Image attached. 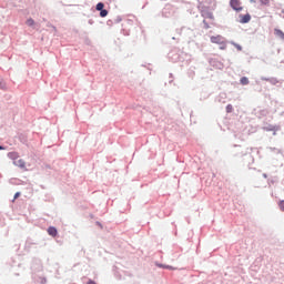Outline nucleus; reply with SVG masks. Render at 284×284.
Masks as SVG:
<instances>
[{
	"mask_svg": "<svg viewBox=\"0 0 284 284\" xmlns=\"http://www.w3.org/2000/svg\"><path fill=\"white\" fill-rule=\"evenodd\" d=\"M211 43L220 45V50H225L227 48V42L221 34L212 36Z\"/></svg>",
	"mask_w": 284,
	"mask_h": 284,
	"instance_id": "f257e3e1",
	"label": "nucleus"
},
{
	"mask_svg": "<svg viewBox=\"0 0 284 284\" xmlns=\"http://www.w3.org/2000/svg\"><path fill=\"white\" fill-rule=\"evenodd\" d=\"M230 6L233 10L240 12L243 11L242 2L241 0H231Z\"/></svg>",
	"mask_w": 284,
	"mask_h": 284,
	"instance_id": "f03ea898",
	"label": "nucleus"
},
{
	"mask_svg": "<svg viewBox=\"0 0 284 284\" xmlns=\"http://www.w3.org/2000/svg\"><path fill=\"white\" fill-rule=\"evenodd\" d=\"M252 20V16L251 13H245L244 16H242V13L239 16V22L241 24H246L250 23Z\"/></svg>",
	"mask_w": 284,
	"mask_h": 284,
	"instance_id": "7ed1b4c3",
	"label": "nucleus"
},
{
	"mask_svg": "<svg viewBox=\"0 0 284 284\" xmlns=\"http://www.w3.org/2000/svg\"><path fill=\"white\" fill-rule=\"evenodd\" d=\"M47 232L51 237H57L58 235V230L54 226H49Z\"/></svg>",
	"mask_w": 284,
	"mask_h": 284,
	"instance_id": "20e7f679",
	"label": "nucleus"
},
{
	"mask_svg": "<svg viewBox=\"0 0 284 284\" xmlns=\"http://www.w3.org/2000/svg\"><path fill=\"white\" fill-rule=\"evenodd\" d=\"M13 164L20 169H26V161H23L22 159L16 160Z\"/></svg>",
	"mask_w": 284,
	"mask_h": 284,
	"instance_id": "39448f33",
	"label": "nucleus"
},
{
	"mask_svg": "<svg viewBox=\"0 0 284 284\" xmlns=\"http://www.w3.org/2000/svg\"><path fill=\"white\" fill-rule=\"evenodd\" d=\"M274 33L277 38L284 41V32L281 29L275 28Z\"/></svg>",
	"mask_w": 284,
	"mask_h": 284,
	"instance_id": "423d86ee",
	"label": "nucleus"
},
{
	"mask_svg": "<svg viewBox=\"0 0 284 284\" xmlns=\"http://www.w3.org/2000/svg\"><path fill=\"white\" fill-rule=\"evenodd\" d=\"M8 156H9V159L16 161V160H18L19 154H18V152L12 151V152H9Z\"/></svg>",
	"mask_w": 284,
	"mask_h": 284,
	"instance_id": "0eeeda50",
	"label": "nucleus"
},
{
	"mask_svg": "<svg viewBox=\"0 0 284 284\" xmlns=\"http://www.w3.org/2000/svg\"><path fill=\"white\" fill-rule=\"evenodd\" d=\"M27 26H28V27H34V26H36V20H33V18H29V19L27 20Z\"/></svg>",
	"mask_w": 284,
	"mask_h": 284,
	"instance_id": "6e6552de",
	"label": "nucleus"
},
{
	"mask_svg": "<svg viewBox=\"0 0 284 284\" xmlns=\"http://www.w3.org/2000/svg\"><path fill=\"white\" fill-rule=\"evenodd\" d=\"M240 83L242 85H247L250 83V80H248V78L243 77V78H241Z\"/></svg>",
	"mask_w": 284,
	"mask_h": 284,
	"instance_id": "1a4fd4ad",
	"label": "nucleus"
},
{
	"mask_svg": "<svg viewBox=\"0 0 284 284\" xmlns=\"http://www.w3.org/2000/svg\"><path fill=\"white\" fill-rule=\"evenodd\" d=\"M104 3H102V2H99L98 4H97V7H95V10H98V11H103L104 10Z\"/></svg>",
	"mask_w": 284,
	"mask_h": 284,
	"instance_id": "9d476101",
	"label": "nucleus"
},
{
	"mask_svg": "<svg viewBox=\"0 0 284 284\" xmlns=\"http://www.w3.org/2000/svg\"><path fill=\"white\" fill-rule=\"evenodd\" d=\"M280 128L278 126H270V128H266V131H274V135L276 134V131H278Z\"/></svg>",
	"mask_w": 284,
	"mask_h": 284,
	"instance_id": "9b49d317",
	"label": "nucleus"
},
{
	"mask_svg": "<svg viewBox=\"0 0 284 284\" xmlns=\"http://www.w3.org/2000/svg\"><path fill=\"white\" fill-rule=\"evenodd\" d=\"M108 14H109V11H108V10H101V11H100V17H101V18H105V17H108Z\"/></svg>",
	"mask_w": 284,
	"mask_h": 284,
	"instance_id": "f8f14e48",
	"label": "nucleus"
},
{
	"mask_svg": "<svg viewBox=\"0 0 284 284\" xmlns=\"http://www.w3.org/2000/svg\"><path fill=\"white\" fill-rule=\"evenodd\" d=\"M233 111H234L233 105H232V104H227V105H226V112H227L229 114H231V112H233Z\"/></svg>",
	"mask_w": 284,
	"mask_h": 284,
	"instance_id": "ddd939ff",
	"label": "nucleus"
},
{
	"mask_svg": "<svg viewBox=\"0 0 284 284\" xmlns=\"http://www.w3.org/2000/svg\"><path fill=\"white\" fill-rule=\"evenodd\" d=\"M278 206L282 212H284V201H280Z\"/></svg>",
	"mask_w": 284,
	"mask_h": 284,
	"instance_id": "4468645a",
	"label": "nucleus"
},
{
	"mask_svg": "<svg viewBox=\"0 0 284 284\" xmlns=\"http://www.w3.org/2000/svg\"><path fill=\"white\" fill-rule=\"evenodd\" d=\"M159 267L166 268V270H175L172 266L169 265H159Z\"/></svg>",
	"mask_w": 284,
	"mask_h": 284,
	"instance_id": "2eb2a0df",
	"label": "nucleus"
},
{
	"mask_svg": "<svg viewBox=\"0 0 284 284\" xmlns=\"http://www.w3.org/2000/svg\"><path fill=\"white\" fill-rule=\"evenodd\" d=\"M260 2L264 6H267L270 3V0H260Z\"/></svg>",
	"mask_w": 284,
	"mask_h": 284,
	"instance_id": "dca6fc26",
	"label": "nucleus"
},
{
	"mask_svg": "<svg viewBox=\"0 0 284 284\" xmlns=\"http://www.w3.org/2000/svg\"><path fill=\"white\" fill-rule=\"evenodd\" d=\"M87 284H97L93 280H89Z\"/></svg>",
	"mask_w": 284,
	"mask_h": 284,
	"instance_id": "f3484780",
	"label": "nucleus"
},
{
	"mask_svg": "<svg viewBox=\"0 0 284 284\" xmlns=\"http://www.w3.org/2000/svg\"><path fill=\"white\" fill-rule=\"evenodd\" d=\"M19 196H20V193L17 192V193L14 194V200H17Z\"/></svg>",
	"mask_w": 284,
	"mask_h": 284,
	"instance_id": "a211bd4d",
	"label": "nucleus"
},
{
	"mask_svg": "<svg viewBox=\"0 0 284 284\" xmlns=\"http://www.w3.org/2000/svg\"><path fill=\"white\" fill-rule=\"evenodd\" d=\"M235 48H237V50H242L241 45L235 44Z\"/></svg>",
	"mask_w": 284,
	"mask_h": 284,
	"instance_id": "6ab92c4d",
	"label": "nucleus"
},
{
	"mask_svg": "<svg viewBox=\"0 0 284 284\" xmlns=\"http://www.w3.org/2000/svg\"><path fill=\"white\" fill-rule=\"evenodd\" d=\"M1 150H4V148H3V146H0V151H1Z\"/></svg>",
	"mask_w": 284,
	"mask_h": 284,
	"instance_id": "aec40b11",
	"label": "nucleus"
},
{
	"mask_svg": "<svg viewBox=\"0 0 284 284\" xmlns=\"http://www.w3.org/2000/svg\"><path fill=\"white\" fill-rule=\"evenodd\" d=\"M211 19H213V16H210Z\"/></svg>",
	"mask_w": 284,
	"mask_h": 284,
	"instance_id": "412c9836",
	"label": "nucleus"
},
{
	"mask_svg": "<svg viewBox=\"0 0 284 284\" xmlns=\"http://www.w3.org/2000/svg\"><path fill=\"white\" fill-rule=\"evenodd\" d=\"M282 12L284 13V10Z\"/></svg>",
	"mask_w": 284,
	"mask_h": 284,
	"instance_id": "4be33fe9",
	"label": "nucleus"
}]
</instances>
